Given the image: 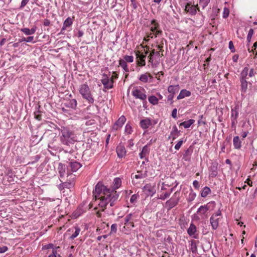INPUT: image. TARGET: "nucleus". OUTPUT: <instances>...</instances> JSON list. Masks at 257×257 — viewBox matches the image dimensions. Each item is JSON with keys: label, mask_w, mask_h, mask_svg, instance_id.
<instances>
[{"label": "nucleus", "mask_w": 257, "mask_h": 257, "mask_svg": "<svg viewBox=\"0 0 257 257\" xmlns=\"http://www.w3.org/2000/svg\"><path fill=\"white\" fill-rule=\"evenodd\" d=\"M193 185L194 187L197 190H198L200 188V184L199 182L197 180H195L193 181Z\"/></svg>", "instance_id": "0e129e2a"}, {"label": "nucleus", "mask_w": 257, "mask_h": 257, "mask_svg": "<svg viewBox=\"0 0 257 257\" xmlns=\"http://www.w3.org/2000/svg\"><path fill=\"white\" fill-rule=\"evenodd\" d=\"M247 75H248V68L245 67L240 73L239 80H246Z\"/></svg>", "instance_id": "2f4dec72"}, {"label": "nucleus", "mask_w": 257, "mask_h": 257, "mask_svg": "<svg viewBox=\"0 0 257 257\" xmlns=\"http://www.w3.org/2000/svg\"><path fill=\"white\" fill-rule=\"evenodd\" d=\"M143 190L148 196H153L156 192V185L151 183L147 184L144 186Z\"/></svg>", "instance_id": "0eeeda50"}, {"label": "nucleus", "mask_w": 257, "mask_h": 257, "mask_svg": "<svg viewBox=\"0 0 257 257\" xmlns=\"http://www.w3.org/2000/svg\"><path fill=\"white\" fill-rule=\"evenodd\" d=\"M183 141L182 140L179 141L175 146V149L177 150H179L183 144Z\"/></svg>", "instance_id": "680f3d73"}, {"label": "nucleus", "mask_w": 257, "mask_h": 257, "mask_svg": "<svg viewBox=\"0 0 257 257\" xmlns=\"http://www.w3.org/2000/svg\"><path fill=\"white\" fill-rule=\"evenodd\" d=\"M195 122V120L193 119H190L187 121H184L180 123V126H183L184 128H189L192 124Z\"/></svg>", "instance_id": "72a5a7b5"}, {"label": "nucleus", "mask_w": 257, "mask_h": 257, "mask_svg": "<svg viewBox=\"0 0 257 257\" xmlns=\"http://www.w3.org/2000/svg\"><path fill=\"white\" fill-rule=\"evenodd\" d=\"M79 92L83 98L87 101L89 104H92L94 103V99L90 89L86 83L81 84L79 86Z\"/></svg>", "instance_id": "7ed1b4c3"}, {"label": "nucleus", "mask_w": 257, "mask_h": 257, "mask_svg": "<svg viewBox=\"0 0 257 257\" xmlns=\"http://www.w3.org/2000/svg\"><path fill=\"white\" fill-rule=\"evenodd\" d=\"M149 101L153 105H156L158 103V98L154 95H151L148 98Z\"/></svg>", "instance_id": "58836bf2"}, {"label": "nucleus", "mask_w": 257, "mask_h": 257, "mask_svg": "<svg viewBox=\"0 0 257 257\" xmlns=\"http://www.w3.org/2000/svg\"><path fill=\"white\" fill-rule=\"evenodd\" d=\"M37 30L36 26H34L31 29H29V28H24L21 29V31L23 32L26 35H31L34 34Z\"/></svg>", "instance_id": "bb28decb"}, {"label": "nucleus", "mask_w": 257, "mask_h": 257, "mask_svg": "<svg viewBox=\"0 0 257 257\" xmlns=\"http://www.w3.org/2000/svg\"><path fill=\"white\" fill-rule=\"evenodd\" d=\"M77 104V101L75 99H71L64 102L63 105L67 108L75 109L76 107Z\"/></svg>", "instance_id": "f3484780"}, {"label": "nucleus", "mask_w": 257, "mask_h": 257, "mask_svg": "<svg viewBox=\"0 0 257 257\" xmlns=\"http://www.w3.org/2000/svg\"><path fill=\"white\" fill-rule=\"evenodd\" d=\"M75 232L69 237V239L71 240H73L76 238L80 232V228L78 226L75 227Z\"/></svg>", "instance_id": "ea45409f"}, {"label": "nucleus", "mask_w": 257, "mask_h": 257, "mask_svg": "<svg viewBox=\"0 0 257 257\" xmlns=\"http://www.w3.org/2000/svg\"><path fill=\"white\" fill-rule=\"evenodd\" d=\"M191 95V93L190 91L186 89H182L180 91L179 94L177 97L178 100L183 99L185 97H189Z\"/></svg>", "instance_id": "a878e982"}, {"label": "nucleus", "mask_w": 257, "mask_h": 257, "mask_svg": "<svg viewBox=\"0 0 257 257\" xmlns=\"http://www.w3.org/2000/svg\"><path fill=\"white\" fill-rule=\"evenodd\" d=\"M179 201L177 200H175L174 198H171L166 202V205L168 207L169 209L173 208L174 207L176 206Z\"/></svg>", "instance_id": "c85d7f7f"}, {"label": "nucleus", "mask_w": 257, "mask_h": 257, "mask_svg": "<svg viewBox=\"0 0 257 257\" xmlns=\"http://www.w3.org/2000/svg\"><path fill=\"white\" fill-rule=\"evenodd\" d=\"M150 146V144H148L143 148L141 152L139 154V156L141 159H143L147 155L149 154L150 150L149 147Z\"/></svg>", "instance_id": "b1692460"}, {"label": "nucleus", "mask_w": 257, "mask_h": 257, "mask_svg": "<svg viewBox=\"0 0 257 257\" xmlns=\"http://www.w3.org/2000/svg\"><path fill=\"white\" fill-rule=\"evenodd\" d=\"M123 60L126 62L132 63L134 61V57L133 56L125 55L123 57Z\"/></svg>", "instance_id": "de8ad7c7"}, {"label": "nucleus", "mask_w": 257, "mask_h": 257, "mask_svg": "<svg viewBox=\"0 0 257 257\" xmlns=\"http://www.w3.org/2000/svg\"><path fill=\"white\" fill-rule=\"evenodd\" d=\"M48 137L49 139L48 143L49 148L57 149L58 148V146L56 143L57 140L56 134L55 133H51V134H49Z\"/></svg>", "instance_id": "9d476101"}, {"label": "nucleus", "mask_w": 257, "mask_h": 257, "mask_svg": "<svg viewBox=\"0 0 257 257\" xmlns=\"http://www.w3.org/2000/svg\"><path fill=\"white\" fill-rule=\"evenodd\" d=\"M209 209V207L208 204L206 205L201 206L197 210L198 213H200L202 214H204Z\"/></svg>", "instance_id": "4c0bfd02"}, {"label": "nucleus", "mask_w": 257, "mask_h": 257, "mask_svg": "<svg viewBox=\"0 0 257 257\" xmlns=\"http://www.w3.org/2000/svg\"><path fill=\"white\" fill-rule=\"evenodd\" d=\"M40 107L41 106L39 104H37L35 107L36 111L34 112L35 118L38 120H41L42 119L41 111L40 110Z\"/></svg>", "instance_id": "7c9ffc66"}, {"label": "nucleus", "mask_w": 257, "mask_h": 257, "mask_svg": "<svg viewBox=\"0 0 257 257\" xmlns=\"http://www.w3.org/2000/svg\"><path fill=\"white\" fill-rule=\"evenodd\" d=\"M240 91L241 95L244 94L247 89L248 82L246 80H240Z\"/></svg>", "instance_id": "393cba45"}, {"label": "nucleus", "mask_w": 257, "mask_h": 257, "mask_svg": "<svg viewBox=\"0 0 257 257\" xmlns=\"http://www.w3.org/2000/svg\"><path fill=\"white\" fill-rule=\"evenodd\" d=\"M125 120V117L123 115L121 116L113 125V129L117 130L119 128L122 127V125L124 124Z\"/></svg>", "instance_id": "dca6fc26"}, {"label": "nucleus", "mask_w": 257, "mask_h": 257, "mask_svg": "<svg viewBox=\"0 0 257 257\" xmlns=\"http://www.w3.org/2000/svg\"><path fill=\"white\" fill-rule=\"evenodd\" d=\"M81 167V165L76 161H74L72 162H70L67 168L71 169L72 172H76L77 171L80 167Z\"/></svg>", "instance_id": "6ab92c4d"}, {"label": "nucleus", "mask_w": 257, "mask_h": 257, "mask_svg": "<svg viewBox=\"0 0 257 257\" xmlns=\"http://www.w3.org/2000/svg\"><path fill=\"white\" fill-rule=\"evenodd\" d=\"M253 34V30L252 29H250L247 36V41L249 43L250 42L251 37Z\"/></svg>", "instance_id": "49530a36"}, {"label": "nucleus", "mask_w": 257, "mask_h": 257, "mask_svg": "<svg viewBox=\"0 0 257 257\" xmlns=\"http://www.w3.org/2000/svg\"><path fill=\"white\" fill-rule=\"evenodd\" d=\"M180 198V191H177L174 193L173 197L171 198H174L175 200H177V201H179Z\"/></svg>", "instance_id": "6e6d98bb"}, {"label": "nucleus", "mask_w": 257, "mask_h": 257, "mask_svg": "<svg viewBox=\"0 0 257 257\" xmlns=\"http://www.w3.org/2000/svg\"><path fill=\"white\" fill-rule=\"evenodd\" d=\"M58 170L59 172L60 177L61 178L64 177L65 174H67V176H68L71 174L70 172L69 171V169L67 168L66 171V166L61 163H59Z\"/></svg>", "instance_id": "f8f14e48"}, {"label": "nucleus", "mask_w": 257, "mask_h": 257, "mask_svg": "<svg viewBox=\"0 0 257 257\" xmlns=\"http://www.w3.org/2000/svg\"><path fill=\"white\" fill-rule=\"evenodd\" d=\"M196 196V193L193 191V190L191 189L190 190V192L188 195L187 198V200L188 202H192L193 201Z\"/></svg>", "instance_id": "a19ab883"}, {"label": "nucleus", "mask_w": 257, "mask_h": 257, "mask_svg": "<svg viewBox=\"0 0 257 257\" xmlns=\"http://www.w3.org/2000/svg\"><path fill=\"white\" fill-rule=\"evenodd\" d=\"M149 27L150 32H148V37L153 39L162 35L163 31L160 29V24L157 20L155 19L152 20Z\"/></svg>", "instance_id": "20e7f679"}, {"label": "nucleus", "mask_w": 257, "mask_h": 257, "mask_svg": "<svg viewBox=\"0 0 257 257\" xmlns=\"http://www.w3.org/2000/svg\"><path fill=\"white\" fill-rule=\"evenodd\" d=\"M185 10L191 15H195L197 13V11L200 12L198 4L196 5H191L190 4H187L185 6Z\"/></svg>", "instance_id": "9b49d317"}, {"label": "nucleus", "mask_w": 257, "mask_h": 257, "mask_svg": "<svg viewBox=\"0 0 257 257\" xmlns=\"http://www.w3.org/2000/svg\"><path fill=\"white\" fill-rule=\"evenodd\" d=\"M132 213H130L127 214L124 218V224L126 226H128V223L130 221L132 217Z\"/></svg>", "instance_id": "c03bdc74"}, {"label": "nucleus", "mask_w": 257, "mask_h": 257, "mask_svg": "<svg viewBox=\"0 0 257 257\" xmlns=\"http://www.w3.org/2000/svg\"><path fill=\"white\" fill-rule=\"evenodd\" d=\"M117 231V224L114 223L112 224L110 227V233H115Z\"/></svg>", "instance_id": "603ef678"}, {"label": "nucleus", "mask_w": 257, "mask_h": 257, "mask_svg": "<svg viewBox=\"0 0 257 257\" xmlns=\"http://www.w3.org/2000/svg\"><path fill=\"white\" fill-rule=\"evenodd\" d=\"M119 65L121 66L124 71L126 72H129V69L127 67V65L125 60H123L122 59H120L119 60Z\"/></svg>", "instance_id": "c9c22d12"}, {"label": "nucleus", "mask_w": 257, "mask_h": 257, "mask_svg": "<svg viewBox=\"0 0 257 257\" xmlns=\"http://www.w3.org/2000/svg\"><path fill=\"white\" fill-rule=\"evenodd\" d=\"M63 189L70 188L73 186V184L71 182H65L61 184Z\"/></svg>", "instance_id": "a18cd8bd"}, {"label": "nucleus", "mask_w": 257, "mask_h": 257, "mask_svg": "<svg viewBox=\"0 0 257 257\" xmlns=\"http://www.w3.org/2000/svg\"><path fill=\"white\" fill-rule=\"evenodd\" d=\"M231 127L235 130L236 127V124L237 123V120L231 119Z\"/></svg>", "instance_id": "052dcab7"}, {"label": "nucleus", "mask_w": 257, "mask_h": 257, "mask_svg": "<svg viewBox=\"0 0 257 257\" xmlns=\"http://www.w3.org/2000/svg\"><path fill=\"white\" fill-rule=\"evenodd\" d=\"M8 249V248L6 246H0V253H4L7 251Z\"/></svg>", "instance_id": "774afa93"}, {"label": "nucleus", "mask_w": 257, "mask_h": 257, "mask_svg": "<svg viewBox=\"0 0 257 257\" xmlns=\"http://www.w3.org/2000/svg\"><path fill=\"white\" fill-rule=\"evenodd\" d=\"M148 53V51H146L145 54H141L140 52H138L136 54L138 65L144 66L146 65L145 59Z\"/></svg>", "instance_id": "ddd939ff"}, {"label": "nucleus", "mask_w": 257, "mask_h": 257, "mask_svg": "<svg viewBox=\"0 0 257 257\" xmlns=\"http://www.w3.org/2000/svg\"><path fill=\"white\" fill-rule=\"evenodd\" d=\"M196 232V227L193 223H191L187 229V233L190 236H193Z\"/></svg>", "instance_id": "473e14b6"}, {"label": "nucleus", "mask_w": 257, "mask_h": 257, "mask_svg": "<svg viewBox=\"0 0 257 257\" xmlns=\"http://www.w3.org/2000/svg\"><path fill=\"white\" fill-rule=\"evenodd\" d=\"M180 89L179 85L178 84L176 85H170L168 87V91L171 94L174 95Z\"/></svg>", "instance_id": "c756f323"}, {"label": "nucleus", "mask_w": 257, "mask_h": 257, "mask_svg": "<svg viewBox=\"0 0 257 257\" xmlns=\"http://www.w3.org/2000/svg\"><path fill=\"white\" fill-rule=\"evenodd\" d=\"M139 197V195L135 194L133 195L130 199V202L132 203H134L136 202L137 198Z\"/></svg>", "instance_id": "864d4df0"}, {"label": "nucleus", "mask_w": 257, "mask_h": 257, "mask_svg": "<svg viewBox=\"0 0 257 257\" xmlns=\"http://www.w3.org/2000/svg\"><path fill=\"white\" fill-rule=\"evenodd\" d=\"M30 0H22L20 6V9H23L29 2Z\"/></svg>", "instance_id": "69168bd1"}, {"label": "nucleus", "mask_w": 257, "mask_h": 257, "mask_svg": "<svg viewBox=\"0 0 257 257\" xmlns=\"http://www.w3.org/2000/svg\"><path fill=\"white\" fill-rule=\"evenodd\" d=\"M218 164L216 161L212 162L209 167V177L214 178L218 174Z\"/></svg>", "instance_id": "1a4fd4ad"}, {"label": "nucleus", "mask_w": 257, "mask_h": 257, "mask_svg": "<svg viewBox=\"0 0 257 257\" xmlns=\"http://www.w3.org/2000/svg\"><path fill=\"white\" fill-rule=\"evenodd\" d=\"M192 149H191V147H190L189 148L185 150V153L184 154V158L188 157L190 156L192 152Z\"/></svg>", "instance_id": "8fccbe9b"}, {"label": "nucleus", "mask_w": 257, "mask_h": 257, "mask_svg": "<svg viewBox=\"0 0 257 257\" xmlns=\"http://www.w3.org/2000/svg\"><path fill=\"white\" fill-rule=\"evenodd\" d=\"M155 56L158 57L161 56L160 52L159 51H156L155 49L151 51L148 58L149 59V61L152 64V67H156L157 65L153 63V56Z\"/></svg>", "instance_id": "aec40b11"}, {"label": "nucleus", "mask_w": 257, "mask_h": 257, "mask_svg": "<svg viewBox=\"0 0 257 257\" xmlns=\"http://www.w3.org/2000/svg\"><path fill=\"white\" fill-rule=\"evenodd\" d=\"M197 242H199V241H196V240H192L191 241V247L190 249L193 253H196L197 251Z\"/></svg>", "instance_id": "e433bc0d"}, {"label": "nucleus", "mask_w": 257, "mask_h": 257, "mask_svg": "<svg viewBox=\"0 0 257 257\" xmlns=\"http://www.w3.org/2000/svg\"><path fill=\"white\" fill-rule=\"evenodd\" d=\"M116 151L119 158H122L126 155V150L124 146L119 145L116 147Z\"/></svg>", "instance_id": "412c9836"}, {"label": "nucleus", "mask_w": 257, "mask_h": 257, "mask_svg": "<svg viewBox=\"0 0 257 257\" xmlns=\"http://www.w3.org/2000/svg\"><path fill=\"white\" fill-rule=\"evenodd\" d=\"M54 247L55 246L53 244L49 243V244L44 245L43 247V249H50V248L53 249Z\"/></svg>", "instance_id": "4d7b16f0"}, {"label": "nucleus", "mask_w": 257, "mask_h": 257, "mask_svg": "<svg viewBox=\"0 0 257 257\" xmlns=\"http://www.w3.org/2000/svg\"><path fill=\"white\" fill-rule=\"evenodd\" d=\"M132 95L137 99L142 100H145L147 98V95L142 92V90L138 88L135 89L132 91Z\"/></svg>", "instance_id": "4468645a"}, {"label": "nucleus", "mask_w": 257, "mask_h": 257, "mask_svg": "<svg viewBox=\"0 0 257 257\" xmlns=\"http://www.w3.org/2000/svg\"><path fill=\"white\" fill-rule=\"evenodd\" d=\"M139 80L144 83H146L148 81V75L147 73L142 74Z\"/></svg>", "instance_id": "37998d69"}, {"label": "nucleus", "mask_w": 257, "mask_h": 257, "mask_svg": "<svg viewBox=\"0 0 257 257\" xmlns=\"http://www.w3.org/2000/svg\"><path fill=\"white\" fill-rule=\"evenodd\" d=\"M233 145L234 149L239 150L241 147V141L238 136L234 137L233 139Z\"/></svg>", "instance_id": "cd10ccee"}, {"label": "nucleus", "mask_w": 257, "mask_h": 257, "mask_svg": "<svg viewBox=\"0 0 257 257\" xmlns=\"http://www.w3.org/2000/svg\"><path fill=\"white\" fill-rule=\"evenodd\" d=\"M148 176V171L146 170L144 172L143 171H137V174L134 173L131 175V178L133 179L134 184H137L138 182H136L134 179H141L147 177Z\"/></svg>", "instance_id": "6e6552de"}, {"label": "nucleus", "mask_w": 257, "mask_h": 257, "mask_svg": "<svg viewBox=\"0 0 257 257\" xmlns=\"http://www.w3.org/2000/svg\"><path fill=\"white\" fill-rule=\"evenodd\" d=\"M221 215V211L220 210H218L215 214H213L210 218V222L212 228L213 230H215L217 228L218 226V220L219 218L218 216H220Z\"/></svg>", "instance_id": "423d86ee"}, {"label": "nucleus", "mask_w": 257, "mask_h": 257, "mask_svg": "<svg viewBox=\"0 0 257 257\" xmlns=\"http://www.w3.org/2000/svg\"><path fill=\"white\" fill-rule=\"evenodd\" d=\"M239 111V107L238 105H236L233 108H232L231 110V119L237 120Z\"/></svg>", "instance_id": "4be33fe9"}, {"label": "nucleus", "mask_w": 257, "mask_h": 257, "mask_svg": "<svg viewBox=\"0 0 257 257\" xmlns=\"http://www.w3.org/2000/svg\"><path fill=\"white\" fill-rule=\"evenodd\" d=\"M121 185V180L119 178H115L112 186V189L108 188L102 183L98 182L93 191V196L95 201H98V205L102 208V211L106 208L107 206L112 207L118 199L119 193L116 190Z\"/></svg>", "instance_id": "f257e3e1"}, {"label": "nucleus", "mask_w": 257, "mask_h": 257, "mask_svg": "<svg viewBox=\"0 0 257 257\" xmlns=\"http://www.w3.org/2000/svg\"><path fill=\"white\" fill-rule=\"evenodd\" d=\"M73 19L70 17H68L63 22L62 28H61L60 33L64 34V32L68 28L70 27L73 23Z\"/></svg>", "instance_id": "2eb2a0df"}, {"label": "nucleus", "mask_w": 257, "mask_h": 257, "mask_svg": "<svg viewBox=\"0 0 257 257\" xmlns=\"http://www.w3.org/2000/svg\"><path fill=\"white\" fill-rule=\"evenodd\" d=\"M229 14V10L227 8H225L223 10L222 17L224 19L227 18L228 17Z\"/></svg>", "instance_id": "3c124183"}, {"label": "nucleus", "mask_w": 257, "mask_h": 257, "mask_svg": "<svg viewBox=\"0 0 257 257\" xmlns=\"http://www.w3.org/2000/svg\"><path fill=\"white\" fill-rule=\"evenodd\" d=\"M34 36H29L26 38V42H32L33 43H36V41H34Z\"/></svg>", "instance_id": "e2e57ef3"}, {"label": "nucleus", "mask_w": 257, "mask_h": 257, "mask_svg": "<svg viewBox=\"0 0 257 257\" xmlns=\"http://www.w3.org/2000/svg\"><path fill=\"white\" fill-rule=\"evenodd\" d=\"M210 0H199V5L204 9L208 4L210 3Z\"/></svg>", "instance_id": "79ce46f5"}, {"label": "nucleus", "mask_w": 257, "mask_h": 257, "mask_svg": "<svg viewBox=\"0 0 257 257\" xmlns=\"http://www.w3.org/2000/svg\"><path fill=\"white\" fill-rule=\"evenodd\" d=\"M177 108H174L173 109L172 111V114H171V116L174 118H177Z\"/></svg>", "instance_id": "338daca9"}, {"label": "nucleus", "mask_w": 257, "mask_h": 257, "mask_svg": "<svg viewBox=\"0 0 257 257\" xmlns=\"http://www.w3.org/2000/svg\"><path fill=\"white\" fill-rule=\"evenodd\" d=\"M211 189L209 187L205 186L201 191V196L203 198H205L209 194L211 193Z\"/></svg>", "instance_id": "f704fd0d"}, {"label": "nucleus", "mask_w": 257, "mask_h": 257, "mask_svg": "<svg viewBox=\"0 0 257 257\" xmlns=\"http://www.w3.org/2000/svg\"><path fill=\"white\" fill-rule=\"evenodd\" d=\"M60 140L62 144L70 146L76 141V136L74 132L67 127H61Z\"/></svg>", "instance_id": "f03ea898"}, {"label": "nucleus", "mask_w": 257, "mask_h": 257, "mask_svg": "<svg viewBox=\"0 0 257 257\" xmlns=\"http://www.w3.org/2000/svg\"><path fill=\"white\" fill-rule=\"evenodd\" d=\"M125 131L127 134H131L132 130V127L130 125L127 124L125 127Z\"/></svg>", "instance_id": "bf43d9fd"}, {"label": "nucleus", "mask_w": 257, "mask_h": 257, "mask_svg": "<svg viewBox=\"0 0 257 257\" xmlns=\"http://www.w3.org/2000/svg\"><path fill=\"white\" fill-rule=\"evenodd\" d=\"M229 48L230 49L231 52H235V49L234 48L233 43L231 41H229Z\"/></svg>", "instance_id": "13d9d810"}, {"label": "nucleus", "mask_w": 257, "mask_h": 257, "mask_svg": "<svg viewBox=\"0 0 257 257\" xmlns=\"http://www.w3.org/2000/svg\"><path fill=\"white\" fill-rule=\"evenodd\" d=\"M151 125L152 121L150 118L142 119L140 122V125L143 130L147 129Z\"/></svg>", "instance_id": "a211bd4d"}, {"label": "nucleus", "mask_w": 257, "mask_h": 257, "mask_svg": "<svg viewBox=\"0 0 257 257\" xmlns=\"http://www.w3.org/2000/svg\"><path fill=\"white\" fill-rule=\"evenodd\" d=\"M103 77L101 79V82L105 89H111L113 86V77H109L105 74H103Z\"/></svg>", "instance_id": "39448f33"}, {"label": "nucleus", "mask_w": 257, "mask_h": 257, "mask_svg": "<svg viewBox=\"0 0 257 257\" xmlns=\"http://www.w3.org/2000/svg\"><path fill=\"white\" fill-rule=\"evenodd\" d=\"M170 194H171L169 192H166L164 194L160 195V199L164 200L168 198L170 196Z\"/></svg>", "instance_id": "5fc2aeb1"}, {"label": "nucleus", "mask_w": 257, "mask_h": 257, "mask_svg": "<svg viewBox=\"0 0 257 257\" xmlns=\"http://www.w3.org/2000/svg\"><path fill=\"white\" fill-rule=\"evenodd\" d=\"M256 74V72L253 68H251L249 70H248V76L249 77L254 76Z\"/></svg>", "instance_id": "09e8293b"}, {"label": "nucleus", "mask_w": 257, "mask_h": 257, "mask_svg": "<svg viewBox=\"0 0 257 257\" xmlns=\"http://www.w3.org/2000/svg\"><path fill=\"white\" fill-rule=\"evenodd\" d=\"M180 131L177 128L176 125H174L172 128V130L170 133V135L169 137V139L172 138L173 140H175L179 135Z\"/></svg>", "instance_id": "5701e85b"}]
</instances>
